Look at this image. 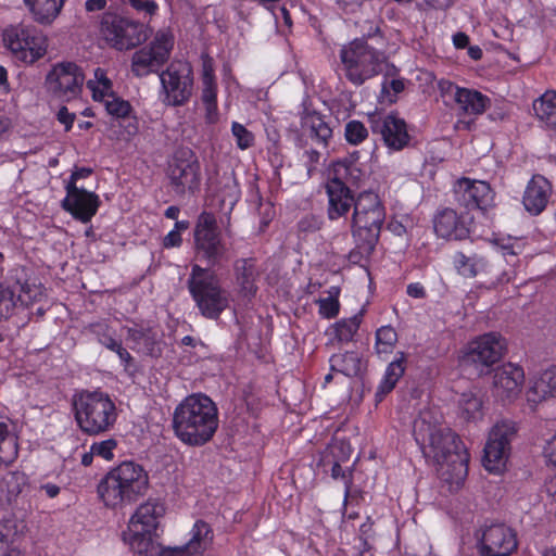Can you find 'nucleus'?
Returning a JSON list of instances; mask_svg holds the SVG:
<instances>
[{
  "label": "nucleus",
  "mask_w": 556,
  "mask_h": 556,
  "mask_svg": "<svg viewBox=\"0 0 556 556\" xmlns=\"http://www.w3.org/2000/svg\"><path fill=\"white\" fill-rule=\"evenodd\" d=\"M413 433L426 457L438 465V472L450 483L459 484L468 473L469 456L460 438L438 422L431 410L421 412Z\"/></svg>",
  "instance_id": "obj_1"
},
{
  "label": "nucleus",
  "mask_w": 556,
  "mask_h": 556,
  "mask_svg": "<svg viewBox=\"0 0 556 556\" xmlns=\"http://www.w3.org/2000/svg\"><path fill=\"white\" fill-rule=\"evenodd\" d=\"M218 409L205 394L185 397L174 409L172 427L175 435L188 446L210 442L218 428Z\"/></svg>",
  "instance_id": "obj_2"
},
{
  "label": "nucleus",
  "mask_w": 556,
  "mask_h": 556,
  "mask_svg": "<svg viewBox=\"0 0 556 556\" xmlns=\"http://www.w3.org/2000/svg\"><path fill=\"white\" fill-rule=\"evenodd\" d=\"M149 488V476L144 468L126 460L112 468L98 484V494L108 507L132 504L143 496Z\"/></svg>",
  "instance_id": "obj_3"
},
{
  "label": "nucleus",
  "mask_w": 556,
  "mask_h": 556,
  "mask_svg": "<svg viewBox=\"0 0 556 556\" xmlns=\"http://www.w3.org/2000/svg\"><path fill=\"white\" fill-rule=\"evenodd\" d=\"M72 404L77 426L89 435L104 433L116 422V405L104 392L81 391L73 396Z\"/></svg>",
  "instance_id": "obj_4"
},
{
  "label": "nucleus",
  "mask_w": 556,
  "mask_h": 556,
  "mask_svg": "<svg viewBox=\"0 0 556 556\" xmlns=\"http://www.w3.org/2000/svg\"><path fill=\"white\" fill-rule=\"evenodd\" d=\"M187 288L200 314L207 319H218L229 306L228 292L210 268L193 264L187 279Z\"/></svg>",
  "instance_id": "obj_5"
},
{
  "label": "nucleus",
  "mask_w": 556,
  "mask_h": 556,
  "mask_svg": "<svg viewBox=\"0 0 556 556\" xmlns=\"http://www.w3.org/2000/svg\"><path fill=\"white\" fill-rule=\"evenodd\" d=\"M164 513L163 504L155 501H148L137 508L127 530L123 532V540L132 552L144 556H152L156 552V529Z\"/></svg>",
  "instance_id": "obj_6"
},
{
  "label": "nucleus",
  "mask_w": 556,
  "mask_h": 556,
  "mask_svg": "<svg viewBox=\"0 0 556 556\" xmlns=\"http://www.w3.org/2000/svg\"><path fill=\"white\" fill-rule=\"evenodd\" d=\"M386 220V210L379 197L370 191L358 194L354 203L352 235L366 251H374Z\"/></svg>",
  "instance_id": "obj_7"
},
{
  "label": "nucleus",
  "mask_w": 556,
  "mask_h": 556,
  "mask_svg": "<svg viewBox=\"0 0 556 556\" xmlns=\"http://www.w3.org/2000/svg\"><path fill=\"white\" fill-rule=\"evenodd\" d=\"M340 59L346 79L357 87L381 73L386 63L384 53L370 47L365 38H356L343 46Z\"/></svg>",
  "instance_id": "obj_8"
},
{
  "label": "nucleus",
  "mask_w": 556,
  "mask_h": 556,
  "mask_svg": "<svg viewBox=\"0 0 556 556\" xmlns=\"http://www.w3.org/2000/svg\"><path fill=\"white\" fill-rule=\"evenodd\" d=\"M101 30L105 40L119 51L136 48L151 35V30L143 23L114 13L103 15Z\"/></svg>",
  "instance_id": "obj_9"
},
{
  "label": "nucleus",
  "mask_w": 556,
  "mask_h": 556,
  "mask_svg": "<svg viewBox=\"0 0 556 556\" xmlns=\"http://www.w3.org/2000/svg\"><path fill=\"white\" fill-rule=\"evenodd\" d=\"M197 254L206 261L208 268L218 266L227 260V247L222 239L214 214L202 212L194 227Z\"/></svg>",
  "instance_id": "obj_10"
},
{
  "label": "nucleus",
  "mask_w": 556,
  "mask_h": 556,
  "mask_svg": "<svg viewBox=\"0 0 556 556\" xmlns=\"http://www.w3.org/2000/svg\"><path fill=\"white\" fill-rule=\"evenodd\" d=\"M164 92L163 103L170 106L184 105L192 94V68L186 61H173L160 74Z\"/></svg>",
  "instance_id": "obj_11"
},
{
  "label": "nucleus",
  "mask_w": 556,
  "mask_h": 556,
  "mask_svg": "<svg viewBox=\"0 0 556 556\" xmlns=\"http://www.w3.org/2000/svg\"><path fill=\"white\" fill-rule=\"evenodd\" d=\"M168 178L173 190L182 195L194 193L201 184L200 163L191 150L184 149L175 153L168 166Z\"/></svg>",
  "instance_id": "obj_12"
},
{
  "label": "nucleus",
  "mask_w": 556,
  "mask_h": 556,
  "mask_svg": "<svg viewBox=\"0 0 556 556\" xmlns=\"http://www.w3.org/2000/svg\"><path fill=\"white\" fill-rule=\"evenodd\" d=\"M476 536L481 556H510L518 547L516 531L503 522L484 523Z\"/></svg>",
  "instance_id": "obj_13"
},
{
  "label": "nucleus",
  "mask_w": 556,
  "mask_h": 556,
  "mask_svg": "<svg viewBox=\"0 0 556 556\" xmlns=\"http://www.w3.org/2000/svg\"><path fill=\"white\" fill-rule=\"evenodd\" d=\"M85 75L74 62L56 63L46 77V87L55 98L70 101L81 92Z\"/></svg>",
  "instance_id": "obj_14"
},
{
  "label": "nucleus",
  "mask_w": 556,
  "mask_h": 556,
  "mask_svg": "<svg viewBox=\"0 0 556 556\" xmlns=\"http://www.w3.org/2000/svg\"><path fill=\"white\" fill-rule=\"evenodd\" d=\"M173 49V37L168 33H157L149 47L136 51L131 59V71L137 77L157 72L168 60Z\"/></svg>",
  "instance_id": "obj_15"
},
{
  "label": "nucleus",
  "mask_w": 556,
  "mask_h": 556,
  "mask_svg": "<svg viewBox=\"0 0 556 556\" xmlns=\"http://www.w3.org/2000/svg\"><path fill=\"white\" fill-rule=\"evenodd\" d=\"M516 433L513 422H497L490 431L484 446L483 466L490 472H500L508 458L510 441Z\"/></svg>",
  "instance_id": "obj_16"
},
{
  "label": "nucleus",
  "mask_w": 556,
  "mask_h": 556,
  "mask_svg": "<svg viewBox=\"0 0 556 556\" xmlns=\"http://www.w3.org/2000/svg\"><path fill=\"white\" fill-rule=\"evenodd\" d=\"M371 131L382 137L384 144L391 151H401L408 147L410 136L403 118L393 113H374L368 116Z\"/></svg>",
  "instance_id": "obj_17"
},
{
  "label": "nucleus",
  "mask_w": 556,
  "mask_h": 556,
  "mask_svg": "<svg viewBox=\"0 0 556 556\" xmlns=\"http://www.w3.org/2000/svg\"><path fill=\"white\" fill-rule=\"evenodd\" d=\"M505 351L504 339L494 332L485 333L472 341L464 355V363L476 366V368L490 367L498 362Z\"/></svg>",
  "instance_id": "obj_18"
},
{
  "label": "nucleus",
  "mask_w": 556,
  "mask_h": 556,
  "mask_svg": "<svg viewBox=\"0 0 556 556\" xmlns=\"http://www.w3.org/2000/svg\"><path fill=\"white\" fill-rule=\"evenodd\" d=\"M65 190L66 197L61 202L62 208L75 219L84 224L89 223L100 206L99 195L73 182H66Z\"/></svg>",
  "instance_id": "obj_19"
},
{
  "label": "nucleus",
  "mask_w": 556,
  "mask_h": 556,
  "mask_svg": "<svg viewBox=\"0 0 556 556\" xmlns=\"http://www.w3.org/2000/svg\"><path fill=\"white\" fill-rule=\"evenodd\" d=\"M454 193L457 202L468 210H485L493 201V192L490 185L482 180L459 179Z\"/></svg>",
  "instance_id": "obj_20"
},
{
  "label": "nucleus",
  "mask_w": 556,
  "mask_h": 556,
  "mask_svg": "<svg viewBox=\"0 0 556 556\" xmlns=\"http://www.w3.org/2000/svg\"><path fill=\"white\" fill-rule=\"evenodd\" d=\"M523 380L525 372L520 366L511 363L504 364L494 372V393L502 400H511L520 393Z\"/></svg>",
  "instance_id": "obj_21"
},
{
  "label": "nucleus",
  "mask_w": 556,
  "mask_h": 556,
  "mask_svg": "<svg viewBox=\"0 0 556 556\" xmlns=\"http://www.w3.org/2000/svg\"><path fill=\"white\" fill-rule=\"evenodd\" d=\"M328 194V217L331 220L345 216L351 207H354V199L351 190L339 178H332L326 185Z\"/></svg>",
  "instance_id": "obj_22"
},
{
  "label": "nucleus",
  "mask_w": 556,
  "mask_h": 556,
  "mask_svg": "<svg viewBox=\"0 0 556 556\" xmlns=\"http://www.w3.org/2000/svg\"><path fill=\"white\" fill-rule=\"evenodd\" d=\"M433 228L438 237L446 240H464L469 236L465 220L452 208H443L437 213Z\"/></svg>",
  "instance_id": "obj_23"
},
{
  "label": "nucleus",
  "mask_w": 556,
  "mask_h": 556,
  "mask_svg": "<svg viewBox=\"0 0 556 556\" xmlns=\"http://www.w3.org/2000/svg\"><path fill=\"white\" fill-rule=\"evenodd\" d=\"M551 182L542 175H534L528 182L522 203L531 215L541 214L548 203L551 197Z\"/></svg>",
  "instance_id": "obj_24"
},
{
  "label": "nucleus",
  "mask_w": 556,
  "mask_h": 556,
  "mask_svg": "<svg viewBox=\"0 0 556 556\" xmlns=\"http://www.w3.org/2000/svg\"><path fill=\"white\" fill-rule=\"evenodd\" d=\"M446 91L451 93L459 111L469 115H480L490 106L491 100L480 91L460 88L447 83Z\"/></svg>",
  "instance_id": "obj_25"
},
{
  "label": "nucleus",
  "mask_w": 556,
  "mask_h": 556,
  "mask_svg": "<svg viewBox=\"0 0 556 556\" xmlns=\"http://www.w3.org/2000/svg\"><path fill=\"white\" fill-rule=\"evenodd\" d=\"M233 274L240 294L252 299L257 292L256 281L260 277V270L254 257L238 258L233 263Z\"/></svg>",
  "instance_id": "obj_26"
},
{
  "label": "nucleus",
  "mask_w": 556,
  "mask_h": 556,
  "mask_svg": "<svg viewBox=\"0 0 556 556\" xmlns=\"http://www.w3.org/2000/svg\"><path fill=\"white\" fill-rule=\"evenodd\" d=\"M301 125L307 136L318 146L327 148L332 138V129L326 117L316 111L305 110L301 116Z\"/></svg>",
  "instance_id": "obj_27"
},
{
  "label": "nucleus",
  "mask_w": 556,
  "mask_h": 556,
  "mask_svg": "<svg viewBox=\"0 0 556 556\" xmlns=\"http://www.w3.org/2000/svg\"><path fill=\"white\" fill-rule=\"evenodd\" d=\"M213 540L214 533L211 526L203 520H197L190 531V539L184 546L189 554L203 556L213 544Z\"/></svg>",
  "instance_id": "obj_28"
},
{
  "label": "nucleus",
  "mask_w": 556,
  "mask_h": 556,
  "mask_svg": "<svg viewBox=\"0 0 556 556\" xmlns=\"http://www.w3.org/2000/svg\"><path fill=\"white\" fill-rule=\"evenodd\" d=\"M34 20L41 25H50L60 14L64 0H23Z\"/></svg>",
  "instance_id": "obj_29"
},
{
  "label": "nucleus",
  "mask_w": 556,
  "mask_h": 556,
  "mask_svg": "<svg viewBox=\"0 0 556 556\" xmlns=\"http://www.w3.org/2000/svg\"><path fill=\"white\" fill-rule=\"evenodd\" d=\"M330 368L346 377L358 376L364 368L362 357L356 352L338 353L330 357Z\"/></svg>",
  "instance_id": "obj_30"
},
{
  "label": "nucleus",
  "mask_w": 556,
  "mask_h": 556,
  "mask_svg": "<svg viewBox=\"0 0 556 556\" xmlns=\"http://www.w3.org/2000/svg\"><path fill=\"white\" fill-rule=\"evenodd\" d=\"M453 266L458 275L465 278H473L486 267V261L478 254L466 255L458 251L453 255Z\"/></svg>",
  "instance_id": "obj_31"
},
{
  "label": "nucleus",
  "mask_w": 556,
  "mask_h": 556,
  "mask_svg": "<svg viewBox=\"0 0 556 556\" xmlns=\"http://www.w3.org/2000/svg\"><path fill=\"white\" fill-rule=\"evenodd\" d=\"M127 339L132 343V350H137L150 356H156L159 354L155 334L151 329L139 327L128 328Z\"/></svg>",
  "instance_id": "obj_32"
},
{
  "label": "nucleus",
  "mask_w": 556,
  "mask_h": 556,
  "mask_svg": "<svg viewBox=\"0 0 556 556\" xmlns=\"http://www.w3.org/2000/svg\"><path fill=\"white\" fill-rule=\"evenodd\" d=\"M535 116L549 128H556V91H546L533 102Z\"/></svg>",
  "instance_id": "obj_33"
},
{
  "label": "nucleus",
  "mask_w": 556,
  "mask_h": 556,
  "mask_svg": "<svg viewBox=\"0 0 556 556\" xmlns=\"http://www.w3.org/2000/svg\"><path fill=\"white\" fill-rule=\"evenodd\" d=\"M405 362V354L400 352L399 357L388 365L384 377L378 387L376 396L382 397L395 388L396 382L404 375Z\"/></svg>",
  "instance_id": "obj_34"
},
{
  "label": "nucleus",
  "mask_w": 556,
  "mask_h": 556,
  "mask_svg": "<svg viewBox=\"0 0 556 556\" xmlns=\"http://www.w3.org/2000/svg\"><path fill=\"white\" fill-rule=\"evenodd\" d=\"M28 27L11 26L3 30L2 40L13 55L22 61L24 46H27Z\"/></svg>",
  "instance_id": "obj_35"
},
{
  "label": "nucleus",
  "mask_w": 556,
  "mask_h": 556,
  "mask_svg": "<svg viewBox=\"0 0 556 556\" xmlns=\"http://www.w3.org/2000/svg\"><path fill=\"white\" fill-rule=\"evenodd\" d=\"M47 52V39L35 28L28 27L27 46H24L22 62L33 64Z\"/></svg>",
  "instance_id": "obj_36"
},
{
  "label": "nucleus",
  "mask_w": 556,
  "mask_h": 556,
  "mask_svg": "<svg viewBox=\"0 0 556 556\" xmlns=\"http://www.w3.org/2000/svg\"><path fill=\"white\" fill-rule=\"evenodd\" d=\"M16 456V437L9 431L7 422L0 421V464H10Z\"/></svg>",
  "instance_id": "obj_37"
},
{
  "label": "nucleus",
  "mask_w": 556,
  "mask_h": 556,
  "mask_svg": "<svg viewBox=\"0 0 556 556\" xmlns=\"http://www.w3.org/2000/svg\"><path fill=\"white\" fill-rule=\"evenodd\" d=\"M94 80L87 81L88 89L91 90L92 97L96 101H103L104 98L115 94L112 90V81L106 77L105 72L98 67L94 71Z\"/></svg>",
  "instance_id": "obj_38"
},
{
  "label": "nucleus",
  "mask_w": 556,
  "mask_h": 556,
  "mask_svg": "<svg viewBox=\"0 0 556 556\" xmlns=\"http://www.w3.org/2000/svg\"><path fill=\"white\" fill-rule=\"evenodd\" d=\"M533 391L541 399L556 397V367L541 374L533 384Z\"/></svg>",
  "instance_id": "obj_39"
},
{
  "label": "nucleus",
  "mask_w": 556,
  "mask_h": 556,
  "mask_svg": "<svg viewBox=\"0 0 556 556\" xmlns=\"http://www.w3.org/2000/svg\"><path fill=\"white\" fill-rule=\"evenodd\" d=\"M364 311L355 314L351 318L342 319L334 325L336 337L341 342L352 341L362 323Z\"/></svg>",
  "instance_id": "obj_40"
},
{
  "label": "nucleus",
  "mask_w": 556,
  "mask_h": 556,
  "mask_svg": "<svg viewBox=\"0 0 556 556\" xmlns=\"http://www.w3.org/2000/svg\"><path fill=\"white\" fill-rule=\"evenodd\" d=\"M458 403L462 417L467 421L476 419L482 407L481 400L471 392L463 393Z\"/></svg>",
  "instance_id": "obj_41"
},
{
  "label": "nucleus",
  "mask_w": 556,
  "mask_h": 556,
  "mask_svg": "<svg viewBox=\"0 0 556 556\" xmlns=\"http://www.w3.org/2000/svg\"><path fill=\"white\" fill-rule=\"evenodd\" d=\"M397 341V333L391 326H382L376 331L377 353H389Z\"/></svg>",
  "instance_id": "obj_42"
},
{
  "label": "nucleus",
  "mask_w": 556,
  "mask_h": 556,
  "mask_svg": "<svg viewBox=\"0 0 556 556\" xmlns=\"http://www.w3.org/2000/svg\"><path fill=\"white\" fill-rule=\"evenodd\" d=\"M108 113L112 116L124 118L129 116L131 112V105L128 101L121 99L116 94L109 96L101 101Z\"/></svg>",
  "instance_id": "obj_43"
},
{
  "label": "nucleus",
  "mask_w": 556,
  "mask_h": 556,
  "mask_svg": "<svg viewBox=\"0 0 556 556\" xmlns=\"http://www.w3.org/2000/svg\"><path fill=\"white\" fill-rule=\"evenodd\" d=\"M27 477L22 472H9L4 476L2 483L7 488L8 500L21 494L26 486Z\"/></svg>",
  "instance_id": "obj_44"
},
{
  "label": "nucleus",
  "mask_w": 556,
  "mask_h": 556,
  "mask_svg": "<svg viewBox=\"0 0 556 556\" xmlns=\"http://www.w3.org/2000/svg\"><path fill=\"white\" fill-rule=\"evenodd\" d=\"M344 136L349 143L359 144L368 137V130L359 121H350L345 124Z\"/></svg>",
  "instance_id": "obj_45"
},
{
  "label": "nucleus",
  "mask_w": 556,
  "mask_h": 556,
  "mask_svg": "<svg viewBox=\"0 0 556 556\" xmlns=\"http://www.w3.org/2000/svg\"><path fill=\"white\" fill-rule=\"evenodd\" d=\"M231 132L239 149L245 150L254 144V135L242 124L233 122Z\"/></svg>",
  "instance_id": "obj_46"
},
{
  "label": "nucleus",
  "mask_w": 556,
  "mask_h": 556,
  "mask_svg": "<svg viewBox=\"0 0 556 556\" xmlns=\"http://www.w3.org/2000/svg\"><path fill=\"white\" fill-rule=\"evenodd\" d=\"M117 442L114 439H108L100 442H94L90 447L96 456L105 460H111L114 457L113 451L116 448Z\"/></svg>",
  "instance_id": "obj_47"
},
{
  "label": "nucleus",
  "mask_w": 556,
  "mask_h": 556,
  "mask_svg": "<svg viewBox=\"0 0 556 556\" xmlns=\"http://www.w3.org/2000/svg\"><path fill=\"white\" fill-rule=\"evenodd\" d=\"M17 534L16 523L14 519H3L0 521V548L9 543L14 542Z\"/></svg>",
  "instance_id": "obj_48"
},
{
  "label": "nucleus",
  "mask_w": 556,
  "mask_h": 556,
  "mask_svg": "<svg viewBox=\"0 0 556 556\" xmlns=\"http://www.w3.org/2000/svg\"><path fill=\"white\" fill-rule=\"evenodd\" d=\"M319 305V314L325 318H334L340 311V303L337 298L330 295L317 301Z\"/></svg>",
  "instance_id": "obj_49"
},
{
  "label": "nucleus",
  "mask_w": 556,
  "mask_h": 556,
  "mask_svg": "<svg viewBox=\"0 0 556 556\" xmlns=\"http://www.w3.org/2000/svg\"><path fill=\"white\" fill-rule=\"evenodd\" d=\"M321 219L316 215H306L298 224L299 231L302 233H313L320 229Z\"/></svg>",
  "instance_id": "obj_50"
},
{
  "label": "nucleus",
  "mask_w": 556,
  "mask_h": 556,
  "mask_svg": "<svg viewBox=\"0 0 556 556\" xmlns=\"http://www.w3.org/2000/svg\"><path fill=\"white\" fill-rule=\"evenodd\" d=\"M96 332L98 334V341L112 352H114L122 344L119 340L115 339L110 333L109 328L106 326H99V330H97Z\"/></svg>",
  "instance_id": "obj_51"
},
{
  "label": "nucleus",
  "mask_w": 556,
  "mask_h": 556,
  "mask_svg": "<svg viewBox=\"0 0 556 556\" xmlns=\"http://www.w3.org/2000/svg\"><path fill=\"white\" fill-rule=\"evenodd\" d=\"M202 101L204 104L217 103V87L215 80H211L210 76L203 79Z\"/></svg>",
  "instance_id": "obj_52"
},
{
  "label": "nucleus",
  "mask_w": 556,
  "mask_h": 556,
  "mask_svg": "<svg viewBox=\"0 0 556 556\" xmlns=\"http://www.w3.org/2000/svg\"><path fill=\"white\" fill-rule=\"evenodd\" d=\"M371 530L370 523H363L359 528L361 536H359V545L356 547V556H363V554L370 549V544L368 543L369 532Z\"/></svg>",
  "instance_id": "obj_53"
},
{
  "label": "nucleus",
  "mask_w": 556,
  "mask_h": 556,
  "mask_svg": "<svg viewBox=\"0 0 556 556\" xmlns=\"http://www.w3.org/2000/svg\"><path fill=\"white\" fill-rule=\"evenodd\" d=\"M13 294L8 289H0V317L8 314L13 306Z\"/></svg>",
  "instance_id": "obj_54"
},
{
  "label": "nucleus",
  "mask_w": 556,
  "mask_h": 556,
  "mask_svg": "<svg viewBox=\"0 0 556 556\" xmlns=\"http://www.w3.org/2000/svg\"><path fill=\"white\" fill-rule=\"evenodd\" d=\"M131 7L137 11H143L150 15L154 14L157 4L152 0H129Z\"/></svg>",
  "instance_id": "obj_55"
},
{
  "label": "nucleus",
  "mask_w": 556,
  "mask_h": 556,
  "mask_svg": "<svg viewBox=\"0 0 556 556\" xmlns=\"http://www.w3.org/2000/svg\"><path fill=\"white\" fill-rule=\"evenodd\" d=\"M58 121L65 126V130L68 131L75 121V114L70 113L67 108L62 106L58 112Z\"/></svg>",
  "instance_id": "obj_56"
},
{
  "label": "nucleus",
  "mask_w": 556,
  "mask_h": 556,
  "mask_svg": "<svg viewBox=\"0 0 556 556\" xmlns=\"http://www.w3.org/2000/svg\"><path fill=\"white\" fill-rule=\"evenodd\" d=\"M356 248L350 252L349 258L353 263H358L363 257H368L374 251H366L362 242H355Z\"/></svg>",
  "instance_id": "obj_57"
},
{
  "label": "nucleus",
  "mask_w": 556,
  "mask_h": 556,
  "mask_svg": "<svg viewBox=\"0 0 556 556\" xmlns=\"http://www.w3.org/2000/svg\"><path fill=\"white\" fill-rule=\"evenodd\" d=\"M181 236L179 233L178 230H172L169 231L164 240H163V245L165 248H174V247H179L181 244Z\"/></svg>",
  "instance_id": "obj_58"
},
{
  "label": "nucleus",
  "mask_w": 556,
  "mask_h": 556,
  "mask_svg": "<svg viewBox=\"0 0 556 556\" xmlns=\"http://www.w3.org/2000/svg\"><path fill=\"white\" fill-rule=\"evenodd\" d=\"M91 173H92V169L89 167L75 168V170L72 172V175L66 182H73L74 185H77V181L79 179L89 177L91 175Z\"/></svg>",
  "instance_id": "obj_59"
},
{
  "label": "nucleus",
  "mask_w": 556,
  "mask_h": 556,
  "mask_svg": "<svg viewBox=\"0 0 556 556\" xmlns=\"http://www.w3.org/2000/svg\"><path fill=\"white\" fill-rule=\"evenodd\" d=\"M406 292L414 299H424L426 296L425 288L418 282L409 283Z\"/></svg>",
  "instance_id": "obj_60"
},
{
  "label": "nucleus",
  "mask_w": 556,
  "mask_h": 556,
  "mask_svg": "<svg viewBox=\"0 0 556 556\" xmlns=\"http://www.w3.org/2000/svg\"><path fill=\"white\" fill-rule=\"evenodd\" d=\"M389 87L393 90L394 94L404 90V81L402 79H392L390 83L387 80L382 84V92H388Z\"/></svg>",
  "instance_id": "obj_61"
},
{
  "label": "nucleus",
  "mask_w": 556,
  "mask_h": 556,
  "mask_svg": "<svg viewBox=\"0 0 556 556\" xmlns=\"http://www.w3.org/2000/svg\"><path fill=\"white\" fill-rule=\"evenodd\" d=\"M114 352L118 355L125 369H127L134 361L132 356L129 354V352L125 348H123L122 344Z\"/></svg>",
  "instance_id": "obj_62"
},
{
  "label": "nucleus",
  "mask_w": 556,
  "mask_h": 556,
  "mask_svg": "<svg viewBox=\"0 0 556 556\" xmlns=\"http://www.w3.org/2000/svg\"><path fill=\"white\" fill-rule=\"evenodd\" d=\"M545 455L549 462L556 466V435H554L547 443Z\"/></svg>",
  "instance_id": "obj_63"
},
{
  "label": "nucleus",
  "mask_w": 556,
  "mask_h": 556,
  "mask_svg": "<svg viewBox=\"0 0 556 556\" xmlns=\"http://www.w3.org/2000/svg\"><path fill=\"white\" fill-rule=\"evenodd\" d=\"M453 43L457 49H463L468 46L469 37L465 33H456L453 36Z\"/></svg>",
  "instance_id": "obj_64"
}]
</instances>
